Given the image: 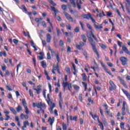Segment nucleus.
I'll use <instances>...</instances> for the list:
<instances>
[{
	"mask_svg": "<svg viewBox=\"0 0 130 130\" xmlns=\"http://www.w3.org/2000/svg\"><path fill=\"white\" fill-rule=\"evenodd\" d=\"M89 41L92 46L93 52L97 55L98 58L99 59L100 58V56L99 55V53H98V51H97V49L96 48V44H95V42H94L92 37H89Z\"/></svg>",
	"mask_w": 130,
	"mask_h": 130,
	"instance_id": "1",
	"label": "nucleus"
},
{
	"mask_svg": "<svg viewBox=\"0 0 130 130\" xmlns=\"http://www.w3.org/2000/svg\"><path fill=\"white\" fill-rule=\"evenodd\" d=\"M37 107L39 109H40V110H42V108H43L44 109H46V106L45 105V104L42 103V102L37 103Z\"/></svg>",
	"mask_w": 130,
	"mask_h": 130,
	"instance_id": "2",
	"label": "nucleus"
},
{
	"mask_svg": "<svg viewBox=\"0 0 130 130\" xmlns=\"http://www.w3.org/2000/svg\"><path fill=\"white\" fill-rule=\"evenodd\" d=\"M83 18H84V19H87V20H89V19H90L92 23H96V21H95V20H94L93 17H92V15H91V14L90 13H88L87 15L84 14L83 15Z\"/></svg>",
	"mask_w": 130,
	"mask_h": 130,
	"instance_id": "3",
	"label": "nucleus"
},
{
	"mask_svg": "<svg viewBox=\"0 0 130 130\" xmlns=\"http://www.w3.org/2000/svg\"><path fill=\"white\" fill-rule=\"evenodd\" d=\"M109 84L111 86V87H109L110 91H113V90H115V89H116V85L113 83L112 80H110Z\"/></svg>",
	"mask_w": 130,
	"mask_h": 130,
	"instance_id": "4",
	"label": "nucleus"
},
{
	"mask_svg": "<svg viewBox=\"0 0 130 130\" xmlns=\"http://www.w3.org/2000/svg\"><path fill=\"white\" fill-rule=\"evenodd\" d=\"M100 63H101L102 67L103 68V69H104L105 72L106 73H107V74H108L110 76H112V77H113V75H112V74H111V73L108 70V69H107V68H106V67H105V65H104V64L103 63V62L102 61H100Z\"/></svg>",
	"mask_w": 130,
	"mask_h": 130,
	"instance_id": "5",
	"label": "nucleus"
},
{
	"mask_svg": "<svg viewBox=\"0 0 130 130\" xmlns=\"http://www.w3.org/2000/svg\"><path fill=\"white\" fill-rule=\"evenodd\" d=\"M120 60L122 62V66H126L127 64V58L125 57H121L120 58Z\"/></svg>",
	"mask_w": 130,
	"mask_h": 130,
	"instance_id": "6",
	"label": "nucleus"
},
{
	"mask_svg": "<svg viewBox=\"0 0 130 130\" xmlns=\"http://www.w3.org/2000/svg\"><path fill=\"white\" fill-rule=\"evenodd\" d=\"M63 14L64 15H65V16L67 20H68V21H71V22H74V19H73V17H72V16L70 15H69V13L64 12Z\"/></svg>",
	"mask_w": 130,
	"mask_h": 130,
	"instance_id": "7",
	"label": "nucleus"
},
{
	"mask_svg": "<svg viewBox=\"0 0 130 130\" xmlns=\"http://www.w3.org/2000/svg\"><path fill=\"white\" fill-rule=\"evenodd\" d=\"M117 79L119 80H120L121 84H122V85L123 86V87H124V88H127V86H126V83H125V81L122 80V78H121V77H120V76H118Z\"/></svg>",
	"mask_w": 130,
	"mask_h": 130,
	"instance_id": "8",
	"label": "nucleus"
},
{
	"mask_svg": "<svg viewBox=\"0 0 130 130\" xmlns=\"http://www.w3.org/2000/svg\"><path fill=\"white\" fill-rule=\"evenodd\" d=\"M51 9L54 13V16L56 18L57 17V14L58 13V10H57L54 7H51Z\"/></svg>",
	"mask_w": 130,
	"mask_h": 130,
	"instance_id": "9",
	"label": "nucleus"
},
{
	"mask_svg": "<svg viewBox=\"0 0 130 130\" xmlns=\"http://www.w3.org/2000/svg\"><path fill=\"white\" fill-rule=\"evenodd\" d=\"M59 105L60 109H62V106L61 105V103L62 102V98H61V92L59 93Z\"/></svg>",
	"mask_w": 130,
	"mask_h": 130,
	"instance_id": "10",
	"label": "nucleus"
},
{
	"mask_svg": "<svg viewBox=\"0 0 130 130\" xmlns=\"http://www.w3.org/2000/svg\"><path fill=\"white\" fill-rule=\"evenodd\" d=\"M122 49L123 51H124L125 53H126L127 54H129V55H130L129 51H128V50H127V48H126L125 46H122Z\"/></svg>",
	"mask_w": 130,
	"mask_h": 130,
	"instance_id": "11",
	"label": "nucleus"
},
{
	"mask_svg": "<svg viewBox=\"0 0 130 130\" xmlns=\"http://www.w3.org/2000/svg\"><path fill=\"white\" fill-rule=\"evenodd\" d=\"M122 92L124 93V94H125V95L126 96V97H127L129 99V100H130V94L129 93H128V92H127V91L122 89Z\"/></svg>",
	"mask_w": 130,
	"mask_h": 130,
	"instance_id": "12",
	"label": "nucleus"
},
{
	"mask_svg": "<svg viewBox=\"0 0 130 130\" xmlns=\"http://www.w3.org/2000/svg\"><path fill=\"white\" fill-rule=\"evenodd\" d=\"M50 41H51V36L49 34H47V42L50 43Z\"/></svg>",
	"mask_w": 130,
	"mask_h": 130,
	"instance_id": "13",
	"label": "nucleus"
},
{
	"mask_svg": "<svg viewBox=\"0 0 130 130\" xmlns=\"http://www.w3.org/2000/svg\"><path fill=\"white\" fill-rule=\"evenodd\" d=\"M78 1H79V0H77L76 5H77L78 10H81V6H82V1L81 0H80L79 3V2H78Z\"/></svg>",
	"mask_w": 130,
	"mask_h": 130,
	"instance_id": "14",
	"label": "nucleus"
},
{
	"mask_svg": "<svg viewBox=\"0 0 130 130\" xmlns=\"http://www.w3.org/2000/svg\"><path fill=\"white\" fill-rule=\"evenodd\" d=\"M81 40L84 43H86L87 42V38L86 37V36L85 35L83 34L81 36Z\"/></svg>",
	"mask_w": 130,
	"mask_h": 130,
	"instance_id": "15",
	"label": "nucleus"
},
{
	"mask_svg": "<svg viewBox=\"0 0 130 130\" xmlns=\"http://www.w3.org/2000/svg\"><path fill=\"white\" fill-rule=\"evenodd\" d=\"M98 121L99 123V126L100 127L101 129H102V130L104 129V126H103V123H102V122L100 121V120H99V118H98Z\"/></svg>",
	"mask_w": 130,
	"mask_h": 130,
	"instance_id": "16",
	"label": "nucleus"
},
{
	"mask_svg": "<svg viewBox=\"0 0 130 130\" xmlns=\"http://www.w3.org/2000/svg\"><path fill=\"white\" fill-rule=\"evenodd\" d=\"M48 122L50 123V125L52 126V124H53V122H54V118H49L48 120Z\"/></svg>",
	"mask_w": 130,
	"mask_h": 130,
	"instance_id": "17",
	"label": "nucleus"
},
{
	"mask_svg": "<svg viewBox=\"0 0 130 130\" xmlns=\"http://www.w3.org/2000/svg\"><path fill=\"white\" fill-rule=\"evenodd\" d=\"M22 104L24 108L27 107V103L26 102V100L25 99H22Z\"/></svg>",
	"mask_w": 130,
	"mask_h": 130,
	"instance_id": "18",
	"label": "nucleus"
},
{
	"mask_svg": "<svg viewBox=\"0 0 130 130\" xmlns=\"http://www.w3.org/2000/svg\"><path fill=\"white\" fill-rule=\"evenodd\" d=\"M94 26L95 29H98V30H99L100 29H102V28H103V26H102V24H101L100 25L98 26V25H96V24H94Z\"/></svg>",
	"mask_w": 130,
	"mask_h": 130,
	"instance_id": "19",
	"label": "nucleus"
},
{
	"mask_svg": "<svg viewBox=\"0 0 130 130\" xmlns=\"http://www.w3.org/2000/svg\"><path fill=\"white\" fill-rule=\"evenodd\" d=\"M53 70L55 71H57L59 69V67L58 66V63H57V65L54 64L53 66Z\"/></svg>",
	"mask_w": 130,
	"mask_h": 130,
	"instance_id": "20",
	"label": "nucleus"
},
{
	"mask_svg": "<svg viewBox=\"0 0 130 130\" xmlns=\"http://www.w3.org/2000/svg\"><path fill=\"white\" fill-rule=\"evenodd\" d=\"M73 88L76 90V91H79L80 90V86H78L77 85L74 84L73 85Z\"/></svg>",
	"mask_w": 130,
	"mask_h": 130,
	"instance_id": "21",
	"label": "nucleus"
},
{
	"mask_svg": "<svg viewBox=\"0 0 130 130\" xmlns=\"http://www.w3.org/2000/svg\"><path fill=\"white\" fill-rule=\"evenodd\" d=\"M9 109L12 111L13 114H17V112H16V110H15V109H14L13 107H9Z\"/></svg>",
	"mask_w": 130,
	"mask_h": 130,
	"instance_id": "22",
	"label": "nucleus"
},
{
	"mask_svg": "<svg viewBox=\"0 0 130 130\" xmlns=\"http://www.w3.org/2000/svg\"><path fill=\"white\" fill-rule=\"evenodd\" d=\"M82 80L83 82H86V81H87V75H86V74L85 73L82 75Z\"/></svg>",
	"mask_w": 130,
	"mask_h": 130,
	"instance_id": "23",
	"label": "nucleus"
},
{
	"mask_svg": "<svg viewBox=\"0 0 130 130\" xmlns=\"http://www.w3.org/2000/svg\"><path fill=\"white\" fill-rule=\"evenodd\" d=\"M22 110V106L20 105H18L17 107L16 108V111L17 112H21V111Z\"/></svg>",
	"mask_w": 130,
	"mask_h": 130,
	"instance_id": "24",
	"label": "nucleus"
},
{
	"mask_svg": "<svg viewBox=\"0 0 130 130\" xmlns=\"http://www.w3.org/2000/svg\"><path fill=\"white\" fill-rule=\"evenodd\" d=\"M41 63L42 67L44 69H45L46 68V62H45V61H42Z\"/></svg>",
	"mask_w": 130,
	"mask_h": 130,
	"instance_id": "25",
	"label": "nucleus"
},
{
	"mask_svg": "<svg viewBox=\"0 0 130 130\" xmlns=\"http://www.w3.org/2000/svg\"><path fill=\"white\" fill-rule=\"evenodd\" d=\"M62 127L63 130H67L68 127L67 126V124L64 123V122L62 123Z\"/></svg>",
	"mask_w": 130,
	"mask_h": 130,
	"instance_id": "26",
	"label": "nucleus"
},
{
	"mask_svg": "<svg viewBox=\"0 0 130 130\" xmlns=\"http://www.w3.org/2000/svg\"><path fill=\"white\" fill-rule=\"evenodd\" d=\"M68 84H69L68 82H64V81H63L62 83V86L64 88H67V87H68Z\"/></svg>",
	"mask_w": 130,
	"mask_h": 130,
	"instance_id": "27",
	"label": "nucleus"
},
{
	"mask_svg": "<svg viewBox=\"0 0 130 130\" xmlns=\"http://www.w3.org/2000/svg\"><path fill=\"white\" fill-rule=\"evenodd\" d=\"M66 71L68 75H71V69L70 68V67L66 68Z\"/></svg>",
	"mask_w": 130,
	"mask_h": 130,
	"instance_id": "28",
	"label": "nucleus"
},
{
	"mask_svg": "<svg viewBox=\"0 0 130 130\" xmlns=\"http://www.w3.org/2000/svg\"><path fill=\"white\" fill-rule=\"evenodd\" d=\"M29 121H23V125L24 126V127L26 128L27 125H29Z\"/></svg>",
	"mask_w": 130,
	"mask_h": 130,
	"instance_id": "29",
	"label": "nucleus"
},
{
	"mask_svg": "<svg viewBox=\"0 0 130 130\" xmlns=\"http://www.w3.org/2000/svg\"><path fill=\"white\" fill-rule=\"evenodd\" d=\"M35 91H36L37 94H40L41 93V88H34Z\"/></svg>",
	"mask_w": 130,
	"mask_h": 130,
	"instance_id": "30",
	"label": "nucleus"
},
{
	"mask_svg": "<svg viewBox=\"0 0 130 130\" xmlns=\"http://www.w3.org/2000/svg\"><path fill=\"white\" fill-rule=\"evenodd\" d=\"M22 63L20 62L16 67V72L17 73H19V69L21 68Z\"/></svg>",
	"mask_w": 130,
	"mask_h": 130,
	"instance_id": "31",
	"label": "nucleus"
},
{
	"mask_svg": "<svg viewBox=\"0 0 130 130\" xmlns=\"http://www.w3.org/2000/svg\"><path fill=\"white\" fill-rule=\"evenodd\" d=\"M71 5H73L74 8H76V3L75 0H69Z\"/></svg>",
	"mask_w": 130,
	"mask_h": 130,
	"instance_id": "32",
	"label": "nucleus"
},
{
	"mask_svg": "<svg viewBox=\"0 0 130 130\" xmlns=\"http://www.w3.org/2000/svg\"><path fill=\"white\" fill-rule=\"evenodd\" d=\"M125 105H126V102L124 101L123 102L122 110H125Z\"/></svg>",
	"mask_w": 130,
	"mask_h": 130,
	"instance_id": "33",
	"label": "nucleus"
},
{
	"mask_svg": "<svg viewBox=\"0 0 130 130\" xmlns=\"http://www.w3.org/2000/svg\"><path fill=\"white\" fill-rule=\"evenodd\" d=\"M68 88L69 91H72L73 90V88L72 87V84L71 83H68Z\"/></svg>",
	"mask_w": 130,
	"mask_h": 130,
	"instance_id": "34",
	"label": "nucleus"
},
{
	"mask_svg": "<svg viewBox=\"0 0 130 130\" xmlns=\"http://www.w3.org/2000/svg\"><path fill=\"white\" fill-rule=\"evenodd\" d=\"M54 107H55V104L53 103L52 105L50 107V108H49L50 111H52V110H53Z\"/></svg>",
	"mask_w": 130,
	"mask_h": 130,
	"instance_id": "35",
	"label": "nucleus"
},
{
	"mask_svg": "<svg viewBox=\"0 0 130 130\" xmlns=\"http://www.w3.org/2000/svg\"><path fill=\"white\" fill-rule=\"evenodd\" d=\"M82 84H83V85L84 87V88H85L84 91H87V83L86 82H82Z\"/></svg>",
	"mask_w": 130,
	"mask_h": 130,
	"instance_id": "36",
	"label": "nucleus"
},
{
	"mask_svg": "<svg viewBox=\"0 0 130 130\" xmlns=\"http://www.w3.org/2000/svg\"><path fill=\"white\" fill-rule=\"evenodd\" d=\"M61 9H62V10H63V11H67V10L68 9L67 7V5H62L61 6Z\"/></svg>",
	"mask_w": 130,
	"mask_h": 130,
	"instance_id": "37",
	"label": "nucleus"
},
{
	"mask_svg": "<svg viewBox=\"0 0 130 130\" xmlns=\"http://www.w3.org/2000/svg\"><path fill=\"white\" fill-rule=\"evenodd\" d=\"M1 67H2V70H3L4 72H5L6 70H7V66H6L5 64H3V65H2Z\"/></svg>",
	"mask_w": 130,
	"mask_h": 130,
	"instance_id": "38",
	"label": "nucleus"
},
{
	"mask_svg": "<svg viewBox=\"0 0 130 130\" xmlns=\"http://www.w3.org/2000/svg\"><path fill=\"white\" fill-rule=\"evenodd\" d=\"M48 2L49 3V4H50L52 6H56V4H55V3H54V2H53L52 0H48Z\"/></svg>",
	"mask_w": 130,
	"mask_h": 130,
	"instance_id": "39",
	"label": "nucleus"
},
{
	"mask_svg": "<svg viewBox=\"0 0 130 130\" xmlns=\"http://www.w3.org/2000/svg\"><path fill=\"white\" fill-rule=\"evenodd\" d=\"M59 45L60 46V47H62L64 44H63V41L62 40H60L59 43Z\"/></svg>",
	"mask_w": 130,
	"mask_h": 130,
	"instance_id": "40",
	"label": "nucleus"
},
{
	"mask_svg": "<svg viewBox=\"0 0 130 130\" xmlns=\"http://www.w3.org/2000/svg\"><path fill=\"white\" fill-rule=\"evenodd\" d=\"M114 48L115 49V55L116 54V52L117 51V45H116V44H114Z\"/></svg>",
	"mask_w": 130,
	"mask_h": 130,
	"instance_id": "41",
	"label": "nucleus"
},
{
	"mask_svg": "<svg viewBox=\"0 0 130 130\" xmlns=\"http://www.w3.org/2000/svg\"><path fill=\"white\" fill-rule=\"evenodd\" d=\"M24 109L25 110V113L26 114H29V113L30 112V111H29V109H28V107H24Z\"/></svg>",
	"mask_w": 130,
	"mask_h": 130,
	"instance_id": "42",
	"label": "nucleus"
},
{
	"mask_svg": "<svg viewBox=\"0 0 130 130\" xmlns=\"http://www.w3.org/2000/svg\"><path fill=\"white\" fill-rule=\"evenodd\" d=\"M91 35L92 36L93 38L94 39V40H95V41L98 42V40L97 39V38H96V37H95V36L94 35V34H93V32L91 31Z\"/></svg>",
	"mask_w": 130,
	"mask_h": 130,
	"instance_id": "43",
	"label": "nucleus"
},
{
	"mask_svg": "<svg viewBox=\"0 0 130 130\" xmlns=\"http://www.w3.org/2000/svg\"><path fill=\"white\" fill-rule=\"evenodd\" d=\"M76 47L77 49H79V50H81L82 49V47L78 44L76 45Z\"/></svg>",
	"mask_w": 130,
	"mask_h": 130,
	"instance_id": "44",
	"label": "nucleus"
},
{
	"mask_svg": "<svg viewBox=\"0 0 130 130\" xmlns=\"http://www.w3.org/2000/svg\"><path fill=\"white\" fill-rule=\"evenodd\" d=\"M5 77H9V76H10V72H9V71L6 70L5 71Z\"/></svg>",
	"mask_w": 130,
	"mask_h": 130,
	"instance_id": "45",
	"label": "nucleus"
},
{
	"mask_svg": "<svg viewBox=\"0 0 130 130\" xmlns=\"http://www.w3.org/2000/svg\"><path fill=\"white\" fill-rule=\"evenodd\" d=\"M120 128H121L122 129H124V130L125 129H124V123L121 122V123H120Z\"/></svg>",
	"mask_w": 130,
	"mask_h": 130,
	"instance_id": "46",
	"label": "nucleus"
},
{
	"mask_svg": "<svg viewBox=\"0 0 130 130\" xmlns=\"http://www.w3.org/2000/svg\"><path fill=\"white\" fill-rule=\"evenodd\" d=\"M82 93L79 94V99L80 101V102H83V98L82 97Z\"/></svg>",
	"mask_w": 130,
	"mask_h": 130,
	"instance_id": "47",
	"label": "nucleus"
},
{
	"mask_svg": "<svg viewBox=\"0 0 130 130\" xmlns=\"http://www.w3.org/2000/svg\"><path fill=\"white\" fill-rule=\"evenodd\" d=\"M73 75H77V73H78V71L77 70V69H76V67L75 68H73Z\"/></svg>",
	"mask_w": 130,
	"mask_h": 130,
	"instance_id": "48",
	"label": "nucleus"
},
{
	"mask_svg": "<svg viewBox=\"0 0 130 130\" xmlns=\"http://www.w3.org/2000/svg\"><path fill=\"white\" fill-rule=\"evenodd\" d=\"M7 97L8 99H13V95H12V93H9L7 95Z\"/></svg>",
	"mask_w": 130,
	"mask_h": 130,
	"instance_id": "49",
	"label": "nucleus"
},
{
	"mask_svg": "<svg viewBox=\"0 0 130 130\" xmlns=\"http://www.w3.org/2000/svg\"><path fill=\"white\" fill-rule=\"evenodd\" d=\"M6 88L7 89H8L9 91H13V89L11 87V86L10 85H7Z\"/></svg>",
	"mask_w": 130,
	"mask_h": 130,
	"instance_id": "50",
	"label": "nucleus"
},
{
	"mask_svg": "<svg viewBox=\"0 0 130 130\" xmlns=\"http://www.w3.org/2000/svg\"><path fill=\"white\" fill-rule=\"evenodd\" d=\"M13 42L17 45L19 43V41L16 39H13Z\"/></svg>",
	"mask_w": 130,
	"mask_h": 130,
	"instance_id": "51",
	"label": "nucleus"
},
{
	"mask_svg": "<svg viewBox=\"0 0 130 130\" xmlns=\"http://www.w3.org/2000/svg\"><path fill=\"white\" fill-rule=\"evenodd\" d=\"M41 3L43 5H44V6H45V7H48L47 3H46V2L42 1H41Z\"/></svg>",
	"mask_w": 130,
	"mask_h": 130,
	"instance_id": "52",
	"label": "nucleus"
},
{
	"mask_svg": "<svg viewBox=\"0 0 130 130\" xmlns=\"http://www.w3.org/2000/svg\"><path fill=\"white\" fill-rule=\"evenodd\" d=\"M47 104L48 105H50V104H52V102L51 101V99L47 100Z\"/></svg>",
	"mask_w": 130,
	"mask_h": 130,
	"instance_id": "53",
	"label": "nucleus"
},
{
	"mask_svg": "<svg viewBox=\"0 0 130 130\" xmlns=\"http://www.w3.org/2000/svg\"><path fill=\"white\" fill-rule=\"evenodd\" d=\"M29 95H30V96H31V97H34V95L33 94V92H32L31 89L29 90Z\"/></svg>",
	"mask_w": 130,
	"mask_h": 130,
	"instance_id": "54",
	"label": "nucleus"
},
{
	"mask_svg": "<svg viewBox=\"0 0 130 130\" xmlns=\"http://www.w3.org/2000/svg\"><path fill=\"white\" fill-rule=\"evenodd\" d=\"M47 57L48 59H51V57L50 56V53L49 52L47 53Z\"/></svg>",
	"mask_w": 130,
	"mask_h": 130,
	"instance_id": "55",
	"label": "nucleus"
},
{
	"mask_svg": "<svg viewBox=\"0 0 130 130\" xmlns=\"http://www.w3.org/2000/svg\"><path fill=\"white\" fill-rule=\"evenodd\" d=\"M75 32H76V33L79 32V31H80V28H79V27H77L75 29H74Z\"/></svg>",
	"mask_w": 130,
	"mask_h": 130,
	"instance_id": "56",
	"label": "nucleus"
},
{
	"mask_svg": "<svg viewBox=\"0 0 130 130\" xmlns=\"http://www.w3.org/2000/svg\"><path fill=\"white\" fill-rule=\"evenodd\" d=\"M83 55H84V56L85 57L86 59L88 58V55H87V52L84 51L83 52Z\"/></svg>",
	"mask_w": 130,
	"mask_h": 130,
	"instance_id": "57",
	"label": "nucleus"
},
{
	"mask_svg": "<svg viewBox=\"0 0 130 130\" xmlns=\"http://www.w3.org/2000/svg\"><path fill=\"white\" fill-rule=\"evenodd\" d=\"M56 59L58 61L57 63H58L60 61V59L59 58V55L58 54L56 55Z\"/></svg>",
	"mask_w": 130,
	"mask_h": 130,
	"instance_id": "58",
	"label": "nucleus"
},
{
	"mask_svg": "<svg viewBox=\"0 0 130 130\" xmlns=\"http://www.w3.org/2000/svg\"><path fill=\"white\" fill-rule=\"evenodd\" d=\"M101 47H102L103 49H105L106 48V46L103 44H101L100 45Z\"/></svg>",
	"mask_w": 130,
	"mask_h": 130,
	"instance_id": "59",
	"label": "nucleus"
},
{
	"mask_svg": "<svg viewBox=\"0 0 130 130\" xmlns=\"http://www.w3.org/2000/svg\"><path fill=\"white\" fill-rule=\"evenodd\" d=\"M22 9L24 10V12H27V9L26 8V6H25V5H22Z\"/></svg>",
	"mask_w": 130,
	"mask_h": 130,
	"instance_id": "60",
	"label": "nucleus"
},
{
	"mask_svg": "<svg viewBox=\"0 0 130 130\" xmlns=\"http://www.w3.org/2000/svg\"><path fill=\"white\" fill-rule=\"evenodd\" d=\"M73 120H74L75 121H77L78 116H75L74 117H73Z\"/></svg>",
	"mask_w": 130,
	"mask_h": 130,
	"instance_id": "61",
	"label": "nucleus"
},
{
	"mask_svg": "<svg viewBox=\"0 0 130 130\" xmlns=\"http://www.w3.org/2000/svg\"><path fill=\"white\" fill-rule=\"evenodd\" d=\"M79 45L81 47H83L85 45V43L83 42H79Z\"/></svg>",
	"mask_w": 130,
	"mask_h": 130,
	"instance_id": "62",
	"label": "nucleus"
},
{
	"mask_svg": "<svg viewBox=\"0 0 130 130\" xmlns=\"http://www.w3.org/2000/svg\"><path fill=\"white\" fill-rule=\"evenodd\" d=\"M42 25L43 27H44L45 28L46 27V23H45V21H43L42 22Z\"/></svg>",
	"mask_w": 130,
	"mask_h": 130,
	"instance_id": "63",
	"label": "nucleus"
},
{
	"mask_svg": "<svg viewBox=\"0 0 130 130\" xmlns=\"http://www.w3.org/2000/svg\"><path fill=\"white\" fill-rule=\"evenodd\" d=\"M67 52H71V47L69 46H67Z\"/></svg>",
	"mask_w": 130,
	"mask_h": 130,
	"instance_id": "64",
	"label": "nucleus"
}]
</instances>
